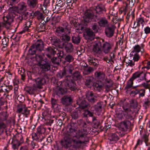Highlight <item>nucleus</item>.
Here are the masks:
<instances>
[{"instance_id": "a211bd4d", "label": "nucleus", "mask_w": 150, "mask_h": 150, "mask_svg": "<svg viewBox=\"0 0 150 150\" xmlns=\"http://www.w3.org/2000/svg\"><path fill=\"white\" fill-rule=\"evenodd\" d=\"M115 27L114 25H108L105 28V31L106 36L108 38L112 37L114 34Z\"/></svg>"}, {"instance_id": "1a4fd4ad", "label": "nucleus", "mask_w": 150, "mask_h": 150, "mask_svg": "<svg viewBox=\"0 0 150 150\" xmlns=\"http://www.w3.org/2000/svg\"><path fill=\"white\" fill-rule=\"evenodd\" d=\"M16 112L24 115L25 117H27L30 113V110L28 109L25 105L23 104L18 105L16 108Z\"/></svg>"}, {"instance_id": "338daca9", "label": "nucleus", "mask_w": 150, "mask_h": 150, "mask_svg": "<svg viewBox=\"0 0 150 150\" xmlns=\"http://www.w3.org/2000/svg\"><path fill=\"white\" fill-rule=\"evenodd\" d=\"M141 47L138 45H135L134 47V50L133 52H136V53L139 52L141 51Z\"/></svg>"}, {"instance_id": "603ef678", "label": "nucleus", "mask_w": 150, "mask_h": 150, "mask_svg": "<svg viewBox=\"0 0 150 150\" xmlns=\"http://www.w3.org/2000/svg\"><path fill=\"white\" fill-rule=\"evenodd\" d=\"M81 38L79 35L76 36H73L72 37V40L73 43L78 44L80 42Z\"/></svg>"}, {"instance_id": "f704fd0d", "label": "nucleus", "mask_w": 150, "mask_h": 150, "mask_svg": "<svg viewBox=\"0 0 150 150\" xmlns=\"http://www.w3.org/2000/svg\"><path fill=\"white\" fill-rule=\"evenodd\" d=\"M74 70L73 66L71 64L69 65L64 68V70L65 72L67 75V74H72L73 71Z\"/></svg>"}, {"instance_id": "4c0bfd02", "label": "nucleus", "mask_w": 150, "mask_h": 150, "mask_svg": "<svg viewBox=\"0 0 150 150\" xmlns=\"http://www.w3.org/2000/svg\"><path fill=\"white\" fill-rule=\"evenodd\" d=\"M38 3V0H27V4L30 8H35Z\"/></svg>"}, {"instance_id": "c756f323", "label": "nucleus", "mask_w": 150, "mask_h": 150, "mask_svg": "<svg viewBox=\"0 0 150 150\" xmlns=\"http://www.w3.org/2000/svg\"><path fill=\"white\" fill-rule=\"evenodd\" d=\"M24 90L27 93L30 95H33L35 97V96L37 89L35 87L26 86Z\"/></svg>"}, {"instance_id": "774afa93", "label": "nucleus", "mask_w": 150, "mask_h": 150, "mask_svg": "<svg viewBox=\"0 0 150 150\" xmlns=\"http://www.w3.org/2000/svg\"><path fill=\"white\" fill-rule=\"evenodd\" d=\"M150 105V99L148 98L145 100L143 104V105L146 108Z\"/></svg>"}, {"instance_id": "3c124183", "label": "nucleus", "mask_w": 150, "mask_h": 150, "mask_svg": "<svg viewBox=\"0 0 150 150\" xmlns=\"http://www.w3.org/2000/svg\"><path fill=\"white\" fill-rule=\"evenodd\" d=\"M86 80L85 84L86 86L91 85L93 79V78L92 76H88L85 77Z\"/></svg>"}, {"instance_id": "a878e982", "label": "nucleus", "mask_w": 150, "mask_h": 150, "mask_svg": "<svg viewBox=\"0 0 150 150\" xmlns=\"http://www.w3.org/2000/svg\"><path fill=\"white\" fill-rule=\"evenodd\" d=\"M136 73H139V78L142 76L144 80H145L147 82L150 81V73L148 72H144L143 71H137Z\"/></svg>"}, {"instance_id": "e2e57ef3", "label": "nucleus", "mask_w": 150, "mask_h": 150, "mask_svg": "<svg viewBox=\"0 0 150 150\" xmlns=\"http://www.w3.org/2000/svg\"><path fill=\"white\" fill-rule=\"evenodd\" d=\"M55 31L56 33L59 35V34H61L62 33H64L65 31L61 26H59L57 28Z\"/></svg>"}, {"instance_id": "393cba45", "label": "nucleus", "mask_w": 150, "mask_h": 150, "mask_svg": "<svg viewBox=\"0 0 150 150\" xmlns=\"http://www.w3.org/2000/svg\"><path fill=\"white\" fill-rule=\"evenodd\" d=\"M17 13L20 14H24L26 11L27 6L23 2L19 3L17 6Z\"/></svg>"}, {"instance_id": "4be33fe9", "label": "nucleus", "mask_w": 150, "mask_h": 150, "mask_svg": "<svg viewBox=\"0 0 150 150\" xmlns=\"http://www.w3.org/2000/svg\"><path fill=\"white\" fill-rule=\"evenodd\" d=\"M31 22L29 21H27L25 23V26L23 30L19 32V33L22 34L26 32H30L33 28L31 26Z\"/></svg>"}, {"instance_id": "aec40b11", "label": "nucleus", "mask_w": 150, "mask_h": 150, "mask_svg": "<svg viewBox=\"0 0 150 150\" xmlns=\"http://www.w3.org/2000/svg\"><path fill=\"white\" fill-rule=\"evenodd\" d=\"M77 104L79 106V108L81 110L87 109L90 107V104L84 100H78Z\"/></svg>"}, {"instance_id": "864d4df0", "label": "nucleus", "mask_w": 150, "mask_h": 150, "mask_svg": "<svg viewBox=\"0 0 150 150\" xmlns=\"http://www.w3.org/2000/svg\"><path fill=\"white\" fill-rule=\"evenodd\" d=\"M78 110H76L73 111L71 114L72 119H77L79 116V112Z\"/></svg>"}, {"instance_id": "f03ea898", "label": "nucleus", "mask_w": 150, "mask_h": 150, "mask_svg": "<svg viewBox=\"0 0 150 150\" xmlns=\"http://www.w3.org/2000/svg\"><path fill=\"white\" fill-rule=\"evenodd\" d=\"M45 51L47 53L46 56L49 59H51L56 54L61 58H64L63 51L59 50L57 48L53 46L48 47L45 49Z\"/></svg>"}, {"instance_id": "5701e85b", "label": "nucleus", "mask_w": 150, "mask_h": 150, "mask_svg": "<svg viewBox=\"0 0 150 150\" xmlns=\"http://www.w3.org/2000/svg\"><path fill=\"white\" fill-rule=\"evenodd\" d=\"M94 33L91 29L89 28H86L85 32L86 38L88 40H93L95 36Z\"/></svg>"}, {"instance_id": "6ab92c4d", "label": "nucleus", "mask_w": 150, "mask_h": 150, "mask_svg": "<svg viewBox=\"0 0 150 150\" xmlns=\"http://www.w3.org/2000/svg\"><path fill=\"white\" fill-rule=\"evenodd\" d=\"M93 11L96 13L100 14L105 12L106 9L105 5L101 3L98 4L97 6L95 7V8L93 9Z\"/></svg>"}, {"instance_id": "69168bd1", "label": "nucleus", "mask_w": 150, "mask_h": 150, "mask_svg": "<svg viewBox=\"0 0 150 150\" xmlns=\"http://www.w3.org/2000/svg\"><path fill=\"white\" fill-rule=\"evenodd\" d=\"M6 127V125L5 123L0 122V135L4 131V129Z\"/></svg>"}, {"instance_id": "cd10ccee", "label": "nucleus", "mask_w": 150, "mask_h": 150, "mask_svg": "<svg viewBox=\"0 0 150 150\" xmlns=\"http://www.w3.org/2000/svg\"><path fill=\"white\" fill-rule=\"evenodd\" d=\"M33 16L39 21H42L45 19V15L39 11H35L33 13Z\"/></svg>"}, {"instance_id": "4d7b16f0", "label": "nucleus", "mask_w": 150, "mask_h": 150, "mask_svg": "<svg viewBox=\"0 0 150 150\" xmlns=\"http://www.w3.org/2000/svg\"><path fill=\"white\" fill-rule=\"evenodd\" d=\"M135 65L134 62L132 60L127 59L126 61V65L127 66L133 67Z\"/></svg>"}, {"instance_id": "dca6fc26", "label": "nucleus", "mask_w": 150, "mask_h": 150, "mask_svg": "<svg viewBox=\"0 0 150 150\" xmlns=\"http://www.w3.org/2000/svg\"><path fill=\"white\" fill-rule=\"evenodd\" d=\"M65 3L62 0H57L55 9L58 10V11H60L61 12H64L66 9Z\"/></svg>"}, {"instance_id": "2eb2a0df", "label": "nucleus", "mask_w": 150, "mask_h": 150, "mask_svg": "<svg viewBox=\"0 0 150 150\" xmlns=\"http://www.w3.org/2000/svg\"><path fill=\"white\" fill-rule=\"evenodd\" d=\"M35 83L33 85L36 88L39 89L42 88V86L44 85L46 82V81L43 77H38L34 81Z\"/></svg>"}, {"instance_id": "0eeeda50", "label": "nucleus", "mask_w": 150, "mask_h": 150, "mask_svg": "<svg viewBox=\"0 0 150 150\" xmlns=\"http://www.w3.org/2000/svg\"><path fill=\"white\" fill-rule=\"evenodd\" d=\"M4 22L2 23L3 26L7 29L11 30L12 29V23L13 22V18L10 15L3 17Z\"/></svg>"}, {"instance_id": "37998d69", "label": "nucleus", "mask_w": 150, "mask_h": 150, "mask_svg": "<svg viewBox=\"0 0 150 150\" xmlns=\"http://www.w3.org/2000/svg\"><path fill=\"white\" fill-rule=\"evenodd\" d=\"M61 26L63 28L65 31H68V33H70L71 27L67 22H64V23Z\"/></svg>"}, {"instance_id": "f8f14e48", "label": "nucleus", "mask_w": 150, "mask_h": 150, "mask_svg": "<svg viewBox=\"0 0 150 150\" xmlns=\"http://www.w3.org/2000/svg\"><path fill=\"white\" fill-rule=\"evenodd\" d=\"M105 103L104 104L103 102L102 101H100L97 102L96 105L92 106L91 108V111H94L95 110L96 111V113L98 115V113H100L102 110V108L105 107L107 103L106 100H105Z\"/></svg>"}, {"instance_id": "e433bc0d", "label": "nucleus", "mask_w": 150, "mask_h": 150, "mask_svg": "<svg viewBox=\"0 0 150 150\" xmlns=\"http://www.w3.org/2000/svg\"><path fill=\"white\" fill-rule=\"evenodd\" d=\"M94 85L95 89L99 92L101 91L103 87V84L101 81H97Z\"/></svg>"}, {"instance_id": "423d86ee", "label": "nucleus", "mask_w": 150, "mask_h": 150, "mask_svg": "<svg viewBox=\"0 0 150 150\" xmlns=\"http://www.w3.org/2000/svg\"><path fill=\"white\" fill-rule=\"evenodd\" d=\"M103 40H98L97 41L95 45L93 47V52L94 55L96 57H100L101 56L102 51L101 47L103 43Z\"/></svg>"}, {"instance_id": "79ce46f5", "label": "nucleus", "mask_w": 150, "mask_h": 150, "mask_svg": "<svg viewBox=\"0 0 150 150\" xmlns=\"http://www.w3.org/2000/svg\"><path fill=\"white\" fill-rule=\"evenodd\" d=\"M8 115L6 112H3L0 113V122L4 123L3 121L7 119Z\"/></svg>"}, {"instance_id": "c03bdc74", "label": "nucleus", "mask_w": 150, "mask_h": 150, "mask_svg": "<svg viewBox=\"0 0 150 150\" xmlns=\"http://www.w3.org/2000/svg\"><path fill=\"white\" fill-rule=\"evenodd\" d=\"M83 71V74L87 75L90 74L91 73L93 72L94 71V69L92 67L88 66L85 68Z\"/></svg>"}, {"instance_id": "4468645a", "label": "nucleus", "mask_w": 150, "mask_h": 150, "mask_svg": "<svg viewBox=\"0 0 150 150\" xmlns=\"http://www.w3.org/2000/svg\"><path fill=\"white\" fill-rule=\"evenodd\" d=\"M139 74L135 72L132 74L131 77L127 81V85L125 88V89L128 90L132 87L134 83L133 81L137 78H139Z\"/></svg>"}, {"instance_id": "a18cd8bd", "label": "nucleus", "mask_w": 150, "mask_h": 150, "mask_svg": "<svg viewBox=\"0 0 150 150\" xmlns=\"http://www.w3.org/2000/svg\"><path fill=\"white\" fill-rule=\"evenodd\" d=\"M9 91V90L8 87L6 86H1V88L0 89V93H2L4 92V93L3 94V96L4 97L6 95V94H8ZM8 96V95H7Z\"/></svg>"}, {"instance_id": "ddd939ff", "label": "nucleus", "mask_w": 150, "mask_h": 150, "mask_svg": "<svg viewBox=\"0 0 150 150\" xmlns=\"http://www.w3.org/2000/svg\"><path fill=\"white\" fill-rule=\"evenodd\" d=\"M85 96L88 102L92 105L97 103L98 101V97L94 95L92 91H88L86 93Z\"/></svg>"}, {"instance_id": "8fccbe9b", "label": "nucleus", "mask_w": 150, "mask_h": 150, "mask_svg": "<svg viewBox=\"0 0 150 150\" xmlns=\"http://www.w3.org/2000/svg\"><path fill=\"white\" fill-rule=\"evenodd\" d=\"M137 25L138 27L140 26L141 25L142 27L144 26L145 24V22L143 18L142 17L139 18L137 19Z\"/></svg>"}, {"instance_id": "7ed1b4c3", "label": "nucleus", "mask_w": 150, "mask_h": 150, "mask_svg": "<svg viewBox=\"0 0 150 150\" xmlns=\"http://www.w3.org/2000/svg\"><path fill=\"white\" fill-rule=\"evenodd\" d=\"M44 42L41 39L38 40L30 47L29 53L31 55L35 54L36 52H41L44 49Z\"/></svg>"}, {"instance_id": "f3484780", "label": "nucleus", "mask_w": 150, "mask_h": 150, "mask_svg": "<svg viewBox=\"0 0 150 150\" xmlns=\"http://www.w3.org/2000/svg\"><path fill=\"white\" fill-rule=\"evenodd\" d=\"M99 40H103V43L101 47L102 48L103 52L106 54L108 53L113 46V45L108 42H104L103 39H101Z\"/></svg>"}, {"instance_id": "c85d7f7f", "label": "nucleus", "mask_w": 150, "mask_h": 150, "mask_svg": "<svg viewBox=\"0 0 150 150\" xmlns=\"http://www.w3.org/2000/svg\"><path fill=\"white\" fill-rule=\"evenodd\" d=\"M94 76L97 79L103 81L105 78V74L103 71H98L95 72Z\"/></svg>"}, {"instance_id": "ea45409f", "label": "nucleus", "mask_w": 150, "mask_h": 150, "mask_svg": "<svg viewBox=\"0 0 150 150\" xmlns=\"http://www.w3.org/2000/svg\"><path fill=\"white\" fill-rule=\"evenodd\" d=\"M60 57L58 56L57 57H54L53 56L50 59L51 60L50 61V62H52L54 64L59 65L60 64V62H61V58Z\"/></svg>"}, {"instance_id": "49530a36", "label": "nucleus", "mask_w": 150, "mask_h": 150, "mask_svg": "<svg viewBox=\"0 0 150 150\" xmlns=\"http://www.w3.org/2000/svg\"><path fill=\"white\" fill-rule=\"evenodd\" d=\"M129 105L131 108L135 109L138 105V103L137 101L134 99L132 98L129 101Z\"/></svg>"}, {"instance_id": "39448f33", "label": "nucleus", "mask_w": 150, "mask_h": 150, "mask_svg": "<svg viewBox=\"0 0 150 150\" xmlns=\"http://www.w3.org/2000/svg\"><path fill=\"white\" fill-rule=\"evenodd\" d=\"M130 106L128 103L125 102L123 103L122 107L123 110V112L125 113L124 115L125 117L127 119L131 120L132 119V112Z\"/></svg>"}, {"instance_id": "2f4dec72", "label": "nucleus", "mask_w": 150, "mask_h": 150, "mask_svg": "<svg viewBox=\"0 0 150 150\" xmlns=\"http://www.w3.org/2000/svg\"><path fill=\"white\" fill-rule=\"evenodd\" d=\"M88 64L91 65L97 68L99 65L98 60L94 57H91L88 60Z\"/></svg>"}, {"instance_id": "20e7f679", "label": "nucleus", "mask_w": 150, "mask_h": 150, "mask_svg": "<svg viewBox=\"0 0 150 150\" xmlns=\"http://www.w3.org/2000/svg\"><path fill=\"white\" fill-rule=\"evenodd\" d=\"M39 57L40 60L38 63V65L40 68L44 71H47L50 70L51 68V62L47 58L42 59V56L40 55H37L36 56V58Z\"/></svg>"}, {"instance_id": "6e6552de", "label": "nucleus", "mask_w": 150, "mask_h": 150, "mask_svg": "<svg viewBox=\"0 0 150 150\" xmlns=\"http://www.w3.org/2000/svg\"><path fill=\"white\" fill-rule=\"evenodd\" d=\"M65 86L71 91H74L77 89L75 81L71 79V76H67L65 78Z\"/></svg>"}, {"instance_id": "052dcab7", "label": "nucleus", "mask_w": 150, "mask_h": 150, "mask_svg": "<svg viewBox=\"0 0 150 150\" xmlns=\"http://www.w3.org/2000/svg\"><path fill=\"white\" fill-rule=\"evenodd\" d=\"M8 95H6L5 97L4 96L1 97L0 98V108L1 106L3 105L5 102H7L6 98Z\"/></svg>"}, {"instance_id": "473e14b6", "label": "nucleus", "mask_w": 150, "mask_h": 150, "mask_svg": "<svg viewBox=\"0 0 150 150\" xmlns=\"http://www.w3.org/2000/svg\"><path fill=\"white\" fill-rule=\"evenodd\" d=\"M66 52L67 53H71L74 50V47L73 45L71 42H68L65 46Z\"/></svg>"}, {"instance_id": "b1692460", "label": "nucleus", "mask_w": 150, "mask_h": 150, "mask_svg": "<svg viewBox=\"0 0 150 150\" xmlns=\"http://www.w3.org/2000/svg\"><path fill=\"white\" fill-rule=\"evenodd\" d=\"M37 133L39 134V137L40 138V142L45 138L44 134L46 131V129L42 126H39L37 128Z\"/></svg>"}, {"instance_id": "6e6d98bb", "label": "nucleus", "mask_w": 150, "mask_h": 150, "mask_svg": "<svg viewBox=\"0 0 150 150\" xmlns=\"http://www.w3.org/2000/svg\"><path fill=\"white\" fill-rule=\"evenodd\" d=\"M8 38H7L4 37L2 39L1 45H3L2 48L6 47L8 46Z\"/></svg>"}, {"instance_id": "a19ab883", "label": "nucleus", "mask_w": 150, "mask_h": 150, "mask_svg": "<svg viewBox=\"0 0 150 150\" xmlns=\"http://www.w3.org/2000/svg\"><path fill=\"white\" fill-rule=\"evenodd\" d=\"M51 102L52 104V107L54 109H56L58 110L59 112V110L60 108V105H58L57 103V100L52 98H51Z\"/></svg>"}, {"instance_id": "7c9ffc66", "label": "nucleus", "mask_w": 150, "mask_h": 150, "mask_svg": "<svg viewBox=\"0 0 150 150\" xmlns=\"http://www.w3.org/2000/svg\"><path fill=\"white\" fill-rule=\"evenodd\" d=\"M98 23L99 26L102 27H106L108 25V21L105 17H101L98 19Z\"/></svg>"}, {"instance_id": "bb28decb", "label": "nucleus", "mask_w": 150, "mask_h": 150, "mask_svg": "<svg viewBox=\"0 0 150 150\" xmlns=\"http://www.w3.org/2000/svg\"><path fill=\"white\" fill-rule=\"evenodd\" d=\"M72 101V98L70 96H66L61 99V102L65 106L69 105Z\"/></svg>"}, {"instance_id": "bf43d9fd", "label": "nucleus", "mask_w": 150, "mask_h": 150, "mask_svg": "<svg viewBox=\"0 0 150 150\" xmlns=\"http://www.w3.org/2000/svg\"><path fill=\"white\" fill-rule=\"evenodd\" d=\"M138 92L139 98H140L145 96L146 93V90L144 89H139Z\"/></svg>"}, {"instance_id": "de8ad7c7", "label": "nucleus", "mask_w": 150, "mask_h": 150, "mask_svg": "<svg viewBox=\"0 0 150 150\" xmlns=\"http://www.w3.org/2000/svg\"><path fill=\"white\" fill-rule=\"evenodd\" d=\"M65 62H68L69 63L73 61L74 58L73 56L70 54H67L64 58Z\"/></svg>"}, {"instance_id": "f257e3e1", "label": "nucleus", "mask_w": 150, "mask_h": 150, "mask_svg": "<svg viewBox=\"0 0 150 150\" xmlns=\"http://www.w3.org/2000/svg\"><path fill=\"white\" fill-rule=\"evenodd\" d=\"M76 126V123L74 122L69 123L67 125V133L64 134V140L61 141V144L64 148L67 149L71 146L72 140L73 147L75 149L80 147L82 144L88 142L86 134L80 130L77 131Z\"/></svg>"}, {"instance_id": "412c9836", "label": "nucleus", "mask_w": 150, "mask_h": 150, "mask_svg": "<svg viewBox=\"0 0 150 150\" xmlns=\"http://www.w3.org/2000/svg\"><path fill=\"white\" fill-rule=\"evenodd\" d=\"M131 125V122L129 121L124 120L121 122L118 126L120 130L122 131H126Z\"/></svg>"}, {"instance_id": "13d9d810", "label": "nucleus", "mask_w": 150, "mask_h": 150, "mask_svg": "<svg viewBox=\"0 0 150 150\" xmlns=\"http://www.w3.org/2000/svg\"><path fill=\"white\" fill-rule=\"evenodd\" d=\"M92 29L95 33H98L99 30V27L97 23H94L92 27Z\"/></svg>"}, {"instance_id": "9b49d317", "label": "nucleus", "mask_w": 150, "mask_h": 150, "mask_svg": "<svg viewBox=\"0 0 150 150\" xmlns=\"http://www.w3.org/2000/svg\"><path fill=\"white\" fill-rule=\"evenodd\" d=\"M94 12L93 10H87L85 13L83 17L84 22L88 23L91 21H94L95 16Z\"/></svg>"}, {"instance_id": "5fc2aeb1", "label": "nucleus", "mask_w": 150, "mask_h": 150, "mask_svg": "<svg viewBox=\"0 0 150 150\" xmlns=\"http://www.w3.org/2000/svg\"><path fill=\"white\" fill-rule=\"evenodd\" d=\"M67 90L66 88H59L57 91V94L58 96L62 95L67 92Z\"/></svg>"}, {"instance_id": "72a5a7b5", "label": "nucleus", "mask_w": 150, "mask_h": 150, "mask_svg": "<svg viewBox=\"0 0 150 150\" xmlns=\"http://www.w3.org/2000/svg\"><path fill=\"white\" fill-rule=\"evenodd\" d=\"M72 75V76L71 78L75 81L80 80L82 77L81 72L79 71H75L73 72Z\"/></svg>"}, {"instance_id": "c9c22d12", "label": "nucleus", "mask_w": 150, "mask_h": 150, "mask_svg": "<svg viewBox=\"0 0 150 150\" xmlns=\"http://www.w3.org/2000/svg\"><path fill=\"white\" fill-rule=\"evenodd\" d=\"M61 16L57 15H55L53 16L51 19V21L52 22L51 25L55 26L56 24L59 22L61 19Z\"/></svg>"}, {"instance_id": "9d476101", "label": "nucleus", "mask_w": 150, "mask_h": 150, "mask_svg": "<svg viewBox=\"0 0 150 150\" xmlns=\"http://www.w3.org/2000/svg\"><path fill=\"white\" fill-rule=\"evenodd\" d=\"M51 42L52 45L56 48L62 49L64 46V42L56 36L50 37Z\"/></svg>"}, {"instance_id": "58836bf2", "label": "nucleus", "mask_w": 150, "mask_h": 150, "mask_svg": "<svg viewBox=\"0 0 150 150\" xmlns=\"http://www.w3.org/2000/svg\"><path fill=\"white\" fill-rule=\"evenodd\" d=\"M11 144L12 145V148L13 149H18V147L21 145V143L14 137L12 138Z\"/></svg>"}, {"instance_id": "09e8293b", "label": "nucleus", "mask_w": 150, "mask_h": 150, "mask_svg": "<svg viewBox=\"0 0 150 150\" xmlns=\"http://www.w3.org/2000/svg\"><path fill=\"white\" fill-rule=\"evenodd\" d=\"M119 139V137L116 134L113 133L110 137L109 139L111 142H115L117 141Z\"/></svg>"}, {"instance_id": "0e129e2a", "label": "nucleus", "mask_w": 150, "mask_h": 150, "mask_svg": "<svg viewBox=\"0 0 150 150\" xmlns=\"http://www.w3.org/2000/svg\"><path fill=\"white\" fill-rule=\"evenodd\" d=\"M57 75L58 78L60 79L62 78L64 76H66V77L67 76H68L67 75L64 70L63 71L58 72L57 74Z\"/></svg>"}, {"instance_id": "680f3d73", "label": "nucleus", "mask_w": 150, "mask_h": 150, "mask_svg": "<svg viewBox=\"0 0 150 150\" xmlns=\"http://www.w3.org/2000/svg\"><path fill=\"white\" fill-rule=\"evenodd\" d=\"M32 138L33 140L40 142V138L39 137L36 133L33 132L32 133Z\"/></svg>"}]
</instances>
